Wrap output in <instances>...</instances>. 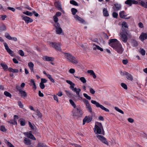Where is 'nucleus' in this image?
I'll return each instance as SVG.
<instances>
[{
    "label": "nucleus",
    "mask_w": 147,
    "mask_h": 147,
    "mask_svg": "<svg viewBox=\"0 0 147 147\" xmlns=\"http://www.w3.org/2000/svg\"><path fill=\"white\" fill-rule=\"evenodd\" d=\"M94 131L96 134H100L104 135L105 131L103 127L100 123L96 122L95 123Z\"/></svg>",
    "instance_id": "obj_1"
},
{
    "label": "nucleus",
    "mask_w": 147,
    "mask_h": 147,
    "mask_svg": "<svg viewBox=\"0 0 147 147\" xmlns=\"http://www.w3.org/2000/svg\"><path fill=\"white\" fill-rule=\"evenodd\" d=\"M64 57L67 59L69 62L73 64H76L78 63V61L75 57L71 54L68 53H63Z\"/></svg>",
    "instance_id": "obj_2"
},
{
    "label": "nucleus",
    "mask_w": 147,
    "mask_h": 147,
    "mask_svg": "<svg viewBox=\"0 0 147 147\" xmlns=\"http://www.w3.org/2000/svg\"><path fill=\"white\" fill-rule=\"evenodd\" d=\"M91 102L92 104L95 105L97 107H99L102 110H104L106 112H109V110L108 109L105 108L102 105H100L98 102H97L96 101L92 100H91Z\"/></svg>",
    "instance_id": "obj_3"
},
{
    "label": "nucleus",
    "mask_w": 147,
    "mask_h": 147,
    "mask_svg": "<svg viewBox=\"0 0 147 147\" xmlns=\"http://www.w3.org/2000/svg\"><path fill=\"white\" fill-rule=\"evenodd\" d=\"M120 74L121 76H126L127 79L131 81L133 80V78L131 74L126 71L122 72L121 71H120Z\"/></svg>",
    "instance_id": "obj_4"
},
{
    "label": "nucleus",
    "mask_w": 147,
    "mask_h": 147,
    "mask_svg": "<svg viewBox=\"0 0 147 147\" xmlns=\"http://www.w3.org/2000/svg\"><path fill=\"white\" fill-rule=\"evenodd\" d=\"M121 35V40L124 43H126L127 40V37L125 34V32L123 31V29L122 30V32L120 33Z\"/></svg>",
    "instance_id": "obj_5"
},
{
    "label": "nucleus",
    "mask_w": 147,
    "mask_h": 147,
    "mask_svg": "<svg viewBox=\"0 0 147 147\" xmlns=\"http://www.w3.org/2000/svg\"><path fill=\"white\" fill-rule=\"evenodd\" d=\"M109 44L112 47H115L117 44L119 43V41L116 39H112L109 40Z\"/></svg>",
    "instance_id": "obj_6"
},
{
    "label": "nucleus",
    "mask_w": 147,
    "mask_h": 147,
    "mask_svg": "<svg viewBox=\"0 0 147 147\" xmlns=\"http://www.w3.org/2000/svg\"><path fill=\"white\" fill-rule=\"evenodd\" d=\"M50 45L55 48V49L59 51H61L60 48V44L59 43L51 42L50 43Z\"/></svg>",
    "instance_id": "obj_7"
},
{
    "label": "nucleus",
    "mask_w": 147,
    "mask_h": 147,
    "mask_svg": "<svg viewBox=\"0 0 147 147\" xmlns=\"http://www.w3.org/2000/svg\"><path fill=\"white\" fill-rule=\"evenodd\" d=\"M113 48L115 49L116 51L118 53L120 54H122L123 51L122 45L120 43H119L117 44L115 47H113Z\"/></svg>",
    "instance_id": "obj_8"
},
{
    "label": "nucleus",
    "mask_w": 147,
    "mask_h": 147,
    "mask_svg": "<svg viewBox=\"0 0 147 147\" xmlns=\"http://www.w3.org/2000/svg\"><path fill=\"white\" fill-rule=\"evenodd\" d=\"M98 138L102 142L107 146L109 145V143L107 141V139L103 136L98 135H96Z\"/></svg>",
    "instance_id": "obj_9"
},
{
    "label": "nucleus",
    "mask_w": 147,
    "mask_h": 147,
    "mask_svg": "<svg viewBox=\"0 0 147 147\" xmlns=\"http://www.w3.org/2000/svg\"><path fill=\"white\" fill-rule=\"evenodd\" d=\"M54 26L56 29V31L57 34H60L62 32V30L60 27V25L59 23H55Z\"/></svg>",
    "instance_id": "obj_10"
},
{
    "label": "nucleus",
    "mask_w": 147,
    "mask_h": 147,
    "mask_svg": "<svg viewBox=\"0 0 147 147\" xmlns=\"http://www.w3.org/2000/svg\"><path fill=\"white\" fill-rule=\"evenodd\" d=\"M82 114V111L78 108L75 109L74 111L73 115L74 116L80 117Z\"/></svg>",
    "instance_id": "obj_11"
},
{
    "label": "nucleus",
    "mask_w": 147,
    "mask_h": 147,
    "mask_svg": "<svg viewBox=\"0 0 147 147\" xmlns=\"http://www.w3.org/2000/svg\"><path fill=\"white\" fill-rule=\"evenodd\" d=\"M92 119V116H86L83 120V124L84 125L86 123H89L91 122Z\"/></svg>",
    "instance_id": "obj_12"
},
{
    "label": "nucleus",
    "mask_w": 147,
    "mask_h": 147,
    "mask_svg": "<svg viewBox=\"0 0 147 147\" xmlns=\"http://www.w3.org/2000/svg\"><path fill=\"white\" fill-rule=\"evenodd\" d=\"M22 20H24L25 22L27 24H28L30 22H32L33 21V20L30 17L22 15Z\"/></svg>",
    "instance_id": "obj_13"
},
{
    "label": "nucleus",
    "mask_w": 147,
    "mask_h": 147,
    "mask_svg": "<svg viewBox=\"0 0 147 147\" xmlns=\"http://www.w3.org/2000/svg\"><path fill=\"white\" fill-rule=\"evenodd\" d=\"M5 37L7 39L9 40H12L15 42H16L18 41V39L16 37H11L9 35V34L7 32H6L5 34Z\"/></svg>",
    "instance_id": "obj_14"
},
{
    "label": "nucleus",
    "mask_w": 147,
    "mask_h": 147,
    "mask_svg": "<svg viewBox=\"0 0 147 147\" xmlns=\"http://www.w3.org/2000/svg\"><path fill=\"white\" fill-rule=\"evenodd\" d=\"M3 44L5 47V48L7 52L11 55L13 56V51L11 50L8 47L7 43L5 42H4Z\"/></svg>",
    "instance_id": "obj_15"
},
{
    "label": "nucleus",
    "mask_w": 147,
    "mask_h": 147,
    "mask_svg": "<svg viewBox=\"0 0 147 147\" xmlns=\"http://www.w3.org/2000/svg\"><path fill=\"white\" fill-rule=\"evenodd\" d=\"M121 8V5L118 3H116L114 5L113 7V9L114 11H116L119 10Z\"/></svg>",
    "instance_id": "obj_16"
},
{
    "label": "nucleus",
    "mask_w": 147,
    "mask_h": 147,
    "mask_svg": "<svg viewBox=\"0 0 147 147\" xmlns=\"http://www.w3.org/2000/svg\"><path fill=\"white\" fill-rule=\"evenodd\" d=\"M55 6L59 10L62 11L63 9L61 7V4L59 1H57L54 3Z\"/></svg>",
    "instance_id": "obj_17"
},
{
    "label": "nucleus",
    "mask_w": 147,
    "mask_h": 147,
    "mask_svg": "<svg viewBox=\"0 0 147 147\" xmlns=\"http://www.w3.org/2000/svg\"><path fill=\"white\" fill-rule=\"evenodd\" d=\"M74 17L76 21L82 23L84 24H85V21L77 15H74Z\"/></svg>",
    "instance_id": "obj_18"
},
{
    "label": "nucleus",
    "mask_w": 147,
    "mask_h": 147,
    "mask_svg": "<svg viewBox=\"0 0 147 147\" xmlns=\"http://www.w3.org/2000/svg\"><path fill=\"white\" fill-rule=\"evenodd\" d=\"M140 39L142 41H143L145 39H147V34L142 32L139 37Z\"/></svg>",
    "instance_id": "obj_19"
},
{
    "label": "nucleus",
    "mask_w": 147,
    "mask_h": 147,
    "mask_svg": "<svg viewBox=\"0 0 147 147\" xmlns=\"http://www.w3.org/2000/svg\"><path fill=\"white\" fill-rule=\"evenodd\" d=\"M42 59L43 60L47 61H52L54 60V59L53 57L47 56L43 57Z\"/></svg>",
    "instance_id": "obj_20"
},
{
    "label": "nucleus",
    "mask_w": 147,
    "mask_h": 147,
    "mask_svg": "<svg viewBox=\"0 0 147 147\" xmlns=\"http://www.w3.org/2000/svg\"><path fill=\"white\" fill-rule=\"evenodd\" d=\"M19 94L22 97L25 98L27 96V93L25 91L22 90L19 92Z\"/></svg>",
    "instance_id": "obj_21"
},
{
    "label": "nucleus",
    "mask_w": 147,
    "mask_h": 147,
    "mask_svg": "<svg viewBox=\"0 0 147 147\" xmlns=\"http://www.w3.org/2000/svg\"><path fill=\"white\" fill-rule=\"evenodd\" d=\"M28 66L31 71V72L34 73V64L32 62H30L28 63Z\"/></svg>",
    "instance_id": "obj_22"
},
{
    "label": "nucleus",
    "mask_w": 147,
    "mask_h": 147,
    "mask_svg": "<svg viewBox=\"0 0 147 147\" xmlns=\"http://www.w3.org/2000/svg\"><path fill=\"white\" fill-rule=\"evenodd\" d=\"M75 92L76 93V95L78 97L80 96V92L81 91V90L80 88H75L74 89L72 90Z\"/></svg>",
    "instance_id": "obj_23"
},
{
    "label": "nucleus",
    "mask_w": 147,
    "mask_h": 147,
    "mask_svg": "<svg viewBox=\"0 0 147 147\" xmlns=\"http://www.w3.org/2000/svg\"><path fill=\"white\" fill-rule=\"evenodd\" d=\"M103 15L105 17H108L109 16L108 11L107 8H104L103 9Z\"/></svg>",
    "instance_id": "obj_24"
},
{
    "label": "nucleus",
    "mask_w": 147,
    "mask_h": 147,
    "mask_svg": "<svg viewBox=\"0 0 147 147\" xmlns=\"http://www.w3.org/2000/svg\"><path fill=\"white\" fill-rule=\"evenodd\" d=\"M27 136L29 138L34 140H36V138L34 137V136L31 134L29 133H26Z\"/></svg>",
    "instance_id": "obj_25"
},
{
    "label": "nucleus",
    "mask_w": 147,
    "mask_h": 147,
    "mask_svg": "<svg viewBox=\"0 0 147 147\" xmlns=\"http://www.w3.org/2000/svg\"><path fill=\"white\" fill-rule=\"evenodd\" d=\"M24 142L27 145H30L31 143L30 139L27 138H25L24 140Z\"/></svg>",
    "instance_id": "obj_26"
},
{
    "label": "nucleus",
    "mask_w": 147,
    "mask_h": 147,
    "mask_svg": "<svg viewBox=\"0 0 147 147\" xmlns=\"http://www.w3.org/2000/svg\"><path fill=\"white\" fill-rule=\"evenodd\" d=\"M93 46H95L96 47H94L93 48V50H95L97 49L100 50L101 51H103V49L99 46L96 45L94 43L93 44Z\"/></svg>",
    "instance_id": "obj_27"
},
{
    "label": "nucleus",
    "mask_w": 147,
    "mask_h": 147,
    "mask_svg": "<svg viewBox=\"0 0 147 147\" xmlns=\"http://www.w3.org/2000/svg\"><path fill=\"white\" fill-rule=\"evenodd\" d=\"M8 70L10 72H12L13 73H17L19 72V70L18 69H13L11 67H9L8 69Z\"/></svg>",
    "instance_id": "obj_28"
},
{
    "label": "nucleus",
    "mask_w": 147,
    "mask_h": 147,
    "mask_svg": "<svg viewBox=\"0 0 147 147\" xmlns=\"http://www.w3.org/2000/svg\"><path fill=\"white\" fill-rule=\"evenodd\" d=\"M125 12L124 11H122L120 12L119 15L120 18H125V17H126L127 15L125 14Z\"/></svg>",
    "instance_id": "obj_29"
},
{
    "label": "nucleus",
    "mask_w": 147,
    "mask_h": 147,
    "mask_svg": "<svg viewBox=\"0 0 147 147\" xmlns=\"http://www.w3.org/2000/svg\"><path fill=\"white\" fill-rule=\"evenodd\" d=\"M123 31L125 32V34H126L127 37L130 38H131L132 36L131 34L130 33L128 32V30H127L123 28Z\"/></svg>",
    "instance_id": "obj_30"
},
{
    "label": "nucleus",
    "mask_w": 147,
    "mask_h": 147,
    "mask_svg": "<svg viewBox=\"0 0 147 147\" xmlns=\"http://www.w3.org/2000/svg\"><path fill=\"white\" fill-rule=\"evenodd\" d=\"M1 65L4 70L7 71L8 70L9 68L8 66L6 64L2 63L1 64Z\"/></svg>",
    "instance_id": "obj_31"
},
{
    "label": "nucleus",
    "mask_w": 147,
    "mask_h": 147,
    "mask_svg": "<svg viewBox=\"0 0 147 147\" xmlns=\"http://www.w3.org/2000/svg\"><path fill=\"white\" fill-rule=\"evenodd\" d=\"M7 122L11 125H17V121H15L13 119H11L10 121H7Z\"/></svg>",
    "instance_id": "obj_32"
},
{
    "label": "nucleus",
    "mask_w": 147,
    "mask_h": 147,
    "mask_svg": "<svg viewBox=\"0 0 147 147\" xmlns=\"http://www.w3.org/2000/svg\"><path fill=\"white\" fill-rule=\"evenodd\" d=\"M20 124L22 126H24L26 125V121L23 119H20L19 120Z\"/></svg>",
    "instance_id": "obj_33"
},
{
    "label": "nucleus",
    "mask_w": 147,
    "mask_h": 147,
    "mask_svg": "<svg viewBox=\"0 0 147 147\" xmlns=\"http://www.w3.org/2000/svg\"><path fill=\"white\" fill-rule=\"evenodd\" d=\"M140 4L143 7L147 8V2L145 3L144 1H142Z\"/></svg>",
    "instance_id": "obj_34"
},
{
    "label": "nucleus",
    "mask_w": 147,
    "mask_h": 147,
    "mask_svg": "<svg viewBox=\"0 0 147 147\" xmlns=\"http://www.w3.org/2000/svg\"><path fill=\"white\" fill-rule=\"evenodd\" d=\"M35 112L36 113V115H37L39 117H40V118H41L42 117V114L40 112V111L37 109L35 111Z\"/></svg>",
    "instance_id": "obj_35"
},
{
    "label": "nucleus",
    "mask_w": 147,
    "mask_h": 147,
    "mask_svg": "<svg viewBox=\"0 0 147 147\" xmlns=\"http://www.w3.org/2000/svg\"><path fill=\"white\" fill-rule=\"evenodd\" d=\"M23 13L27 16H32L33 15V13H32L28 11H24L23 12Z\"/></svg>",
    "instance_id": "obj_36"
},
{
    "label": "nucleus",
    "mask_w": 147,
    "mask_h": 147,
    "mask_svg": "<svg viewBox=\"0 0 147 147\" xmlns=\"http://www.w3.org/2000/svg\"><path fill=\"white\" fill-rule=\"evenodd\" d=\"M4 95L7 97H9L11 98L12 96L11 94L9 92L7 91H5L4 92Z\"/></svg>",
    "instance_id": "obj_37"
},
{
    "label": "nucleus",
    "mask_w": 147,
    "mask_h": 147,
    "mask_svg": "<svg viewBox=\"0 0 147 147\" xmlns=\"http://www.w3.org/2000/svg\"><path fill=\"white\" fill-rule=\"evenodd\" d=\"M88 87L89 88V91H90V92L91 94H95V91L90 86H88Z\"/></svg>",
    "instance_id": "obj_38"
},
{
    "label": "nucleus",
    "mask_w": 147,
    "mask_h": 147,
    "mask_svg": "<svg viewBox=\"0 0 147 147\" xmlns=\"http://www.w3.org/2000/svg\"><path fill=\"white\" fill-rule=\"evenodd\" d=\"M131 0H127L125 2V4L129 5V6L132 5Z\"/></svg>",
    "instance_id": "obj_39"
},
{
    "label": "nucleus",
    "mask_w": 147,
    "mask_h": 147,
    "mask_svg": "<svg viewBox=\"0 0 147 147\" xmlns=\"http://www.w3.org/2000/svg\"><path fill=\"white\" fill-rule=\"evenodd\" d=\"M71 11L72 12V14L73 15H74V16L76 15V14L78 10H77L75 8H72L71 9Z\"/></svg>",
    "instance_id": "obj_40"
},
{
    "label": "nucleus",
    "mask_w": 147,
    "mask_h": 147,
    "mask_svg": "<svg viewBox=\"0 0 147 147\" xmlns=\"http://www.w3.org/2000/svg\"><path fill=\"white\" fill-rule=\"evenodd\" d=\"M37 147H47L46 145L44 143H39L37 145Z\"/></svg>",
    "instance_id": "obj_41"
},
{
    "label": "nucleus",
    "mask_w": 147,
    "mask_h": 147,
    "mask_svg": "<svg viewBox=\"0 0 147 147\" xmlns=\"http://www.w3.org/2000/svg\"><path fill=\"white\" fill-rule=\"evenodd\" d=\"M69 101L71 105L74 108H76V105L75 104L74 102L72 99H70Z\"/></svg>",
    "instance_id": "obj_42"
},
{
    "label": "nucleus",
    "mask_w": 147,
    "mask_h": 147,
    "mask_svg": "<svg viewBox=\"0 0 147 147\" xmlns=\"http://www.w3.org/2000/svg\"><path fill=\"white\" fill-rule=\"evenodd\" d=\"M30 82L31 83V85H33L34 86L33 88H35V89H36V84L35 83L34 81V80L32 79L31 80Z\"/></svg>",
    "instance_id": "obj_43"
},
{
    "label": "nucleus",
    "mask_w": 147,
    "mask_h": 147,
    "mask_svg": "<svg viewBox=\"0 0 147 147\" xmlns=\"http://www.w3.org/2000/svg\"><path fill=\"white\" fill-rule=\"evenodd\" d=\"M70 4L75 6H78V4L74 0H71L70 1Z\"/></svg>",
    "instance_id": "obj_44"
},
{
    "label": "nucleus",
    "mask_w": 147,
    "mask_h": 147,
    "mask_svg": "<svg viewBox=\"0 0 147 147\" xmlns=\"http://www.w3.org/2000/svg\"><path fill=\"white\" fill-rule=\"evenodd\" d=\"M5 143L9 147H15L11 143L9 142L7 140L5 141Z\"/></svg>",
    "instance_id": "obj_45"
},
{
    "label": "nucleus",
    "mask_w": 147,
    "mask_h": 147,
    "mask_svg": "<svg viewBox=\"0 0 147 147\" xmlns=\"http://www.w3.org/2000/svg\"><path fill=\"white\" fill-rule=\"evenodd\" d=\"M80 80L83 83L86 82V80L85 78L84 77H81L80 78Z\"/></svg>",
    "instance_id": "obj_46"
},
{
    "label": "nucleus",
    "mask_w": 147,
    "mask_h": 147,
    "mask_svg": "<svg viewBox=\"0 0 147 147\" xmlns=\"http://www.w3.org/2000/svg\"><path fill=\"white\" fill-rule=\"evenodd\" d=\"M84 96L87 99L90 100L91 99V97L89 96L88 95V94H86L84 93L83 94Z\"/></svg>",
    "instance_id": "obj_47"
},
{
    "label": "nucleus",
    "mask_w": 147,
    "mask_h": 147,
    "mask_svg": "<svg viewBox=\"0 0 147 147\" xmlns=\"http://www.w3.org/2000/svg\"><path fill=\"white\" fill-rule=\"evenodd\" d=\"M0 129L1 131L3 132H5L7 131V129L5 128V126L4 125L1 126Z\"/></svg>",
    "instance_id": "obj_48"
},
{
    "label": "nucleus",
    "mask_w": 147,
    "mask_h": 147,
    "mask_svg": "<svg viewBox=\"0 0 147 147\" xmlns=\"http://www.w3.org/2000/svg\"><path fill=\"white\" fill-rule=\"evenodd\" d=\"M140 53L142 55H145L146 53V51L145 50L143 49H140Z\"/></svg>",
    "instance_id": "obj_49"
},
{
    "label": "nucleus",
    "mask_w": 147,
    "mask_h": 147,
    "mask_svg": "<svg viewBox=\"0 0 147 147\" xmlns=\"http://www.w3.org/2000/svg\"><path fill=\"white\" fill-rule=\"evenodd\" d=\"M18 104L20 108L22 109L23 108L24 105L20 101H18Z\"/></svg>",
    "instance_id": "obj_50"
},
{
    "label": "nucleus",
    "mask_w": 147,
    "mask_h": 147,
    "mask_svg": "<svg viewBox=\"0 0 147 147\" xmlns=\"http://www.w3.org/2000/svg\"><path fill=\"white\" fill-rule=\"evenodd\" d=\"M53 18L54 21L55 22V23H58L57 22L58 20V19L57 16H56L55 15L54 16H53Z\"/></svg>",
    "instance_id": "obj_51"
},
{
    "label": "nucleus",
    "mask_w": 147,
    "mask_h": 147,
    "mask_svg": "<svg viewBox=\"0 0 147 147\" xmlns=\"http://www.w3.org/2000/svg\"><path fill=\"white\" fill-rule=\"evenodd\" d=\"M121 86L125 90H127V85L124 83H121Z\"/></svg>",
    "instance_id": "obj_52"
},
{
    "label": "nucleus",
    "mask_w": 147,
    "mask_h": 147,
    "mask_svg": "<svg viewBox=\"0 0 147 147\" xmlns=\"http://www.w3.org/2000/svg\"><path fill=\"white\" fill-rule=\"evenodd\" d=\"M0 30L1 31L5 30H6V26L4 25L0 28Z\"/></svg>",
    "instance_id": "obj_53"
},
{
    "label": "nucleus",
    "mask_w": 147,
    "mask_h": 147,
    "mask_svg": "<svg viewBox=\"0 0 147 147\" xmlns=\"http://www.w3.org/2000/svg\"><path fill=\"white\" fill-rule=\"evenodd\" d=\"M132 43L133 46L134 47L137 46L138 45L137 42L136 40H133L132 42Z\"/></svg>",
    "instance_id": "obj_54"
},
{
    "label": "nucleus",
    "mask_w": 147,
    "mask_h": 147,
    "mask_svg": "<svg viewBox=\"0 0 147 147\" xmlns=\"http://www.w3.org/2000/svg\"><path fill=\"white\" fill-rule=\"evenodd\" d=\"M113 16L115 18H117L118 17V14L115 12H114L112 14Z\"/></svg>",
    "instance_id": "obj_55"
},
{
    "label": "nucleus",
    "mask_w": 147,
    "mask_h": 147,
    "mask_svg": "<svg viewBox=\"0 0 147 147\" xmlns=\"http://www.w3.org/2000/svg\"><path fill=\"white\" fill-rule=\"evenodd\" d=\"M39 86L40 88L42 89L44 88L45 87V84L43 83H42L41 82L40 83Z\"/></svg>",
    "instance_id": "obj_56"
},
{
    "label": "nucleus",
    "mask_w": 147,
    "mask_h": 147,
    "mask_svg": "<svg viewBox=\"0 0 147 147\" xmlns=\"http://www.w3.org/2000/svg\"><path fill=\"white\" fill-rule=\"evenodd\" d=\"M122 25L126 28H128V26L127 23L125 22H123L122 23Z\"/></svg>",
    "instance_id": "obj_57"
},
{
    "label": "nucleus",
    "mask_w": 147,
    "mask_h": 147,
    "mask_svg": "<svg viewBox=\"0 0 147 147\" xmlns=\"http://www.w3.org/2000/svg\"><path fill=\"white\" fill-rule=\"evenodd\" d=\"M86 109L89 112H90V113H92V109L91 106L87 108Z\"/></svg>",
    "instance_id": "obj_58"
},
{
    "label": "nucleus",
    "mask_w": 147,
    "mask_h": 147,
    "mask_svg": "<svg viewBox=\"0 0 147 147\" xmlns=\"http://www.w3.org/2000/svg\"><path fill=\"white\" fill-rule=\"evenodd\" d=\"M20 55L22 56H23L24 55V53L23 51L22 50H20L19 51Z\"/></svg>",
    "instance_id": "obj_59"
},
{
    "label": "nucleus",
    "mask_w": 147,
    "mask_h": 147,
    "mask_svg": "<svg viewBox=\"0 0 147 147\" xmlns=\"http://www.w3.org/2000/svg\"><path fill=\"white\" fill-rule=\"evenodd\" d=\"M69 72L70 73L73 74L75 72V70L74 69L71 68L69 69Z\"/></svg>",
    "instance_id": "obj_60"
},
{
    "label": "nucleus",
    "mask_w": 147,
    "mask_h": 147,
    "mask_svg": "<svg viewBox=\"0 0 147 147\" xmlns=\"http://www.w3.org/2000/svg\"><path fill=\"white\" fill-rule=\"evenodd\" d=\"M41 82L42 83H43V84L44 83H46L47 81V80L45 78H42L41 79Z\"/></svg>",
    "instance_id": "obj_61"
},
{
    "label": "nucleus",
    "mask_w": 147,
    "mask_h": 147,
    "mask_svg": "<svg viewBox=\"0 0 147 147\" xmlns=\"http://www.w3.org/2000/svg\"><path fill=\"white\" fill-rule=\"evenodd\" d=\"M7 8L8 9L11 10L13 12L15 11L16 10V9L13 7H7Z\"/></svg>",
    "instance_id": "obj_62"
},
{
    "label": "nucleus",
    "mask_w": 147,
    "mask_h": 147,
    "mask_svg": "<svg viewBox=\"0 0 147 147\" xmlns=\"http://www.w3.org/2000/svg\"><path fill=\"white\" fill-rule=\"evenodd\" d=\"M16 88L17 90L19 92H20V91L22 90L21 89V87H20L18 85H16Z\"/></svg>",
    "instance_id": "obj_63"
},
{
    "label": "nucleus",
    "mask_w": 147,
    "mask_h": 147,
    "mask_svg": "<svg viewBox=\"0 0 147 147\" xmlns=\"http://www.w3.org/2000/svg\"><path fill=\"white\" fill-rule=\"evenodd\" d=\"M87 72L89 74L91 75H92V74L94 73V71H93V70H88L87 71Z\"/></svg>",
    "instance_id": "obj_64"
}]
</instances>
